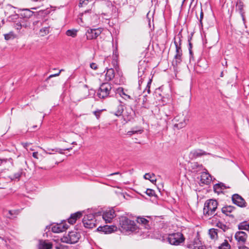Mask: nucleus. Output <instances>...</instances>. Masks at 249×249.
<instances>
[{"instance_id": "obj_55", "label": "nucleus", "mask_w": 249, "mask_h": 249, "mask_svg": "<svg viewBox=\"0 0 249 249\" xmlns=\"http://www.w3.org/2000/svg\"><path fill=\"white\" fill-rule=\"evenodd\" d=\"M118 174H120V172H117L112 173V174H110L109 176H113V175H118Z\"/></svg>"}, {"instance_id": "obj_37", "label": "nucleus", "mask_w": 249, "mask_h": 249, "mask_svg": "<svg viewBox=\"0 0 249 249\" xmlns=\"http://www.w3.org/2000/svg\"><path fill=\"white\" fill-rule=\"evenodd\" d=\"M15 37V35L13 32H10L8 34L4 35V38L6 40H9L11 39H14Z\"/></svg>"}, {"instance_id": "obj_53", "label": "nucleus", "mask_w": 249, "mask_h": 249, "mask_svg": "<svg viewBox=\"0 0 249 249\" xmlns=\"http://www.w3.org/2000/svg\"><path fill=\"white\" fill-rule=\"evenodd\" d=\"M38 152H34L33 153V157L35 159H38Z\"/></svg>"}, {"instance_id": "obj_26", "label": "nucleus", "mask_w": 249, "mask_h": 249, "mask_svg": "<svg viewBox=\"0 0 249 249\" xmlns=\"http://www.w3.org/2000/svg\"><path fill=\"white\" fill-rule=\"evenodd\" d=\"M238 227L239 230L249 231V223L246 221L240 223Z\"/></svg>"}, {"instance_id": "obj_34", "label": "nucleus", "mask_w": 249, "mask_h": 249, "mask_svg": "<svg viewBox=\"0 0 249 249\" xmlns=\"http://www.w3.org/2000/svg\"><path fill=\"white\" fill-rule=\"evenodd\" d=\"M231 246L229 244L227 240H225L224 242L219 247L218 249H230Z\"/></svg>"}, {"instance_id": "obj_38", "label": "nucleus", "mask_w": 249, "mask_h": 249, "mask_svg": "<svg viewBox=\"0 0 249 249\" xmlns=\"http://www.w3.org/2000/svg\"><path fill=\"white\" fill-rule=\"evenodd\" d=\"M28 19L21 18L20 19V23L22 25V27L26 28L29 25V22L27 21Z\"/></svg>"}, {"instance_id": "obj_62", "label": "nucleus", "mask_w": 249, "mask_h": 249, "mask_svg": "<svg viewBox=\"0 0 249 249\" xmlns=\"http://www.w3.org/2000/svg\"><path fill=\"white\" fill-rule=\"evenodd\" d=\"M37 125H34L33 126V129H36V128H37Z\"/></svg>"}, {"instance_id": "obj_30", "label": "nucleus", "mask_w": 249, "mask_h": 249, "mask_svg": "<svg viewBox=\"0 0 249 249\" xmlns=\"http://www.w3.org/2000/svg\"><path fill=\"white\" fill-rule=\"evenodd\" d=\"M124 111V107L123 105L120 104L117 106L116 111L114 113V115L117 116H120L122 115Z\"/></svg>"}, {"instance_id": "obj_27", "label": "nucleus", "mask_w": 249, "mask_h": 249, "mask_svg": "<svg viewBox=\"0 0 249 249\" xmlns=\"http://www.w3.org/2000/svg\"><path fill=\"white\" fill-rule=\"evenodd\" d=\"M23 174H25L22 169H20L17 173H15L13 176L10 177L11 180H19L20 177Z\"/></svg>"}, {"instance_id": "obj_12", "label": "nucleus", "mask_w": 249, "mask_h": 249, "mask_svg": "<svg viewBox=\"0 0 249 249\" xmlns=\"http://www.w3.org/2000/svg\"><path fill=\"white\" fill-rule=\"evenodd\" d=\"M235 240L237 241V245L244 244L246 242L248 235L247 233L242 231H237L234 236Z\"/></svg>"}, {"instance_id": "obj_29", "label": "nucleus", "mask_w": 249, "mask_h": 249, "mask_svg": "<svg viewBox=\"0 0 249 249\" xmlns=\"http://www.w3.org/2000/svg\"><path fill=\"white\" fill-rule=\"evenodd\" d=\"M117 92L118 93L120 94L121 96H124L125 97H124V99L126 100L127 99H131V97L130 96L126 94L124 91V89L123 88H119L117 89Z\"/></svg>"}, {"instance_id": "obj_5", "label": "nucleus", "mask_w": 249, "mask_h": 249, "mask_svg": "<svg viewBox=\"0 0 249 249\" xmlns=\"http://www.w3.org/2000/svg\"><path fill=\"white\" fill-rule=\"evenodd\" d=\"M168 242L172 245L178 246L185 241V237L180 232L168 234L167 238Z\"/></svg>"}, {"instance_id": "obj_17", "label": "nucleus", "mask_w": 249, "mask_h": 249, "mask_svg": "<svg viewBox=\"0 0 249 249\" xmlns=\"http://www.w3.org/2000/svg\"><path fill=\"white\" fill-rule=\"evenodd\" d=\"M53 248V244L48 240H39L38 249H51Z\"/></svg>"}, {"instance_id": "obj_13", "label": "nucleus", "mask_w": 249, "mask_h": 249, "mask_svg": "<svg viewBox=\"0 0 249 249\" xmlns=\"http://www.w3.org/2000/svg\"><path fill=\"white\" fill-rule=\"evenodd\" d=\"M116 216L114 210H107L102 214V218L106 221V223L111 222L112 219Z\"/></svg>"}, {"instance_id": "obj_2", "label": "nucleus", "mask_w": 249, "mask_h": 249, "mask_svg": "<svg viewBox=\"0 0 249 249\" xmlns=\"http://www.w3.org/2000/svg\"><path fill=\"white\" fill-rule=\"evenodd\" d=\"M182 37L180 31L174 38V43L176 47V54L172 61V65L174 68L177 67L182 61V53L181 48Z\"/></svg>"}, {"instance_id": "obj_46", "label": "nucleus", "mask_w": 249, "mask_h": 249, "mask_svg": "<svg viewBox=\"0 0 249 249\" xmlns=\"http://www.w3.org/2000/svg\"><path fill=\"white\" fill-rule=\"evenodd\" d=\"M15 27L17 30H20L22 28V25L20 23V20L15 24Z\"/></svg>"}, {"instance_id": "obj_9", "label": "nucleus", "mask_w": 249, "mask_h": 249, "mask_svg": "<svg viewBox=\"0 0 249 249\" xmlns=\"http://www.w3.org/2000/svg\"><path fill=\"white\" fill-rule=\"evenodd\" d=\"M185 247L189 249H205V247L201 245V241L197 238L193 241L187 242Z\"/></svg>"}, {"instance_id": "obj_32", "label": "nucleus", "mask_w": 249, "mask_h": 249, "mask_svg": "<svg viewBox=\"0 0 249 249\" xmlns=\"http://www.w3.org/2000/svg\"><path fill=\"white\" fill-rule=\"evenodd\" d=\"M77 30L75 29H70L66 31V34L67 36L75 37L77 36Z\"/></svg>"}, {"instance_id": "obj_58", "label": "nucleus", "mask_w": 249, "mask_h": 249, "mask_svg": "<svg viewBox=\"0 0 249 249\" xmlns=\"http://www.w3.org/2000/svg\"><path fill=\"white\" fill-rule=\"evenodd\" d=\"M146 95H145V96H143V102H145L146 101Z\"/></svg>"}, {"instance_id": "obj_20", "label": "nucleus", "mask_w": 249, "mask_h": 249, "mask_svg": "<svg viewBox=\"0 0 249 249\" xmlns=\"http://www.w3.org/2000/svg\"><path fill=\"white\" fill-rule=\"evenodd\" d=\"M236 9L238 10L240 13V15L242 17V20L245 23V12L244 11L243 7L244 4L240 0H237L236 4Z\"/></svg>"}, {"instance_id": "obj_33", "label": "nucleus", "mask_w": 249, "mask_h": 249, "mask_svg": "<svg viewBox=\"0 0 249 249\" xmlns=\"http://www.w3.org/2000/svg\"><path fill=\"white\" fill-rule=\"evenodd\" d=\"M216 226L219 229H221L224 232L229 229V227L227 226L226 224L220 221L216 223Z\"/></svg>"}, {"instance_id": "obj_57", "label": "nucleus", "mask_w": 249, "mask_h": 249, "mask_svg": "<svg viewBox=\"0 0 249 249\" xmlns=\"http://www.w3.org/2000/svg\"><path fill=\"white\" fill-rule=\"evenodd\" d=\"M48 150L49 151L55 152V150H56V148L55 149H50V148H48Z\"/></svg>"}, {"instance_id": "obj_1", "label": "nucleus", "mask_w": 249, "mask_h": 249, "mask_svg": "<svg viewBox=\"0 0 249 249\" xmlns=\"http://www.w3.org/2000/svg\"><path fill=\"white\" fill-rule=\"evenodd\" d=\"M119 228L122 232L130 233H139L140 228L135 222L126 216L119 218Z\"/></svg>"}, {"instance_id": "obj_28", "label": "nucleus", "mask_w": 249, "mask_h": 249, "mask_svg": "<svg viewBox=\"0 0 249 249\" xmlns=\"http://www.w3.org/2000/svg\"><path fill=\"white\" fill-rule=\"evenodd\" d=\"M217 231L218 230L213 228L209 230V235L211 239H214L217 238Z\"/></svg>"}, {"instance_id": "obj_40", "label": "nucleus", "mask_w": 249, "mask_h": 249, "mask_svg": "<svg viewBox=\"0 0 249 249\" xmlns=\"http://www.w3.org/2000/svg\"><path fill=\"white\" fill-rule=\"evenodd\" d=\"M92 0H80L79 7H83L87 5L89 1H91Z\"/></svg>"}, {"instance_id": "obj_63", "label": "nucleus", "mask_w": 249, "mask_h": 249, "mask_svg": "<svg viewBox=\"0 0 249 249\" xmlns=\"http://www.w3.org/2000/svg\"><path fill=\"white\" fill-rule=\"evenodd\" d=\"M55 249H61L60 247L56 246L55 247Z\"/></svg>"}, {"instance_id": "obj_54", "label": "nucleus", "mask_w": 249, "mask_h": 249, "mask_svg": "<svg viewBox=\"0 0 249 249\" xmlns=\"http://www.w3.org/2000/svg\"><path fill=\"white\" fill-rule=\"evenodd\" d=\"M132 118V116L130 113L129 114L127 115V119L128 120H131Z\"/></svg>"}, {"instance_id": "obj_24", "label": "nucleus", "mask_w": 249, "mask_h": 249, "mask_svg": "<svg viewBox=\"0 0 249 249\" xmlns=\"http://www.w3.org/2000/svg\"><path fill=\"white\" fill-rule=\"evenodd\" d=\"M137 221L138 223L143 225L146 229L149 228V221L143 217H138Z\"/></svg>"}, {"instance_id": "obj_25", "label": "nucleus", "mask_w": 249, "mask_h": 249, "mask_svg": "<svg viewBox=\"0 0 249 249\" xmlns=\"http://www.w3.org/2000/svg\"><path fill=\"white\" fill-rule=\"evenodd\" d=\"M33 15V12L29 9H24L20 14V16L23 18L22 19H28Z\"/></svg>"}, {"instance_id": "obj_14", "label": "nucleus", "mask_w": 249, "mask_h": 249, "mask_svg": "<svg viewBox=\"0 0 249 249\" xmlns=\"http://www.w3.org/2000/svg\"><path fill=\"white\" fill-rule=\"evenodd\" d=\"M117 227L115 226L111 225H105L103 226H99L97 230L99 231H102L105 233H110L112 231H115L117 230Z\"/></svg>"}, {"instance_id": "obj_31", "label": "nucleus", "mask_w": 249, "mask_h": 249, "mask_svg": "<svg viewBox=\"0 0 249 249\" xmlns=\"http://www.w3.org/2000/svg\"><path fill=\"white\" fill-rule=\"evenodd\" d=\"M8 162L13 165V160L11 158L4 159L0 158V166L5 165Z\"/></svg>"}, {"instance_id": "obj_18", "label": "nucleus", "mask_w": 249, "mask_h": 249, "mask_svg": "<svg viewBox=\"0 0 249 249\" xmlns=\"http://www.w3.org/2000/svg\"><path fill=\"white\" fill-rule=\"evenodd\" d=\"M68 228V227L66 226V224H64V223H61L60 224H56L53 225L52 227V231L53 232L58 233L64 231Z\"/></svg>"}, {"instance_id": "obj_44", "label": "nucleus", "mask_w": 249, "mask_h": 249, "mask_svg": "<svg viewBox=\"0 0 249 249\" xmlns=\"http://www.w3.org/2000/svg\"><path fill=\"white\" fill-rule=\"evenodd\" d=\"M192 39V37H189L188 39V41L189 42V53L190 54H192V44L191 43V40Z\"/></svg>"}, {"instance_id": "obj_48", "label": "nucleus", "mask_w": 249, "mask_h": 249, "mask_svg": "<svg viewBox=\"0 0 249 249\" xmlns=\"http://www.w3.org/2000/svg\"><path fill=\"white\" fill-rule=\"evenodd\" d=\"M49 31V27H45L43 28H42L40 30V32H44L45 34H48Z\"/></svg>"}, {"instance_id": "obj_47", "label": "nucleus", "mask_w": 249, "mask_h": 249, "mask_svg": "<svg viewBox=\"0 0 249 249\" xmlns=\"http://www.w3.org/2000/svg\"><path fill=\"white\" fill-rule=\"evenodd\" d=\"M151 80H149L147 84L146 87L145 89V90H147V91L148 93H149L150 92V85L151 84Z\"/></svg>"}, {"instance_id": "obj_52", "label": "nucleus", "mask_w": 249, "mask_h": 249, "mask_svg": "<svg viewBox=\"0 0 249 249\" xmlns=\"http://www.w3.org/2000/svg\"><path fill=\"white\" fill-rule=\"evenodd\" d=\"M64 149H61L59 148H56V150H55V152H58L60 154H63V151Z\"/></svg>"}, {"instance_id": "obj_23", "label": "nucleus", "mask_w": 249, "mask_h": 249, "mask_svg": "<svg viewBox=\"0 0 249 249\" xmlns=\"http://www.w3.org/2000/svg\"><path fill=\"white\" fill-rule=\"evenodd\" d=\"M213 188L214 191L215 193L219 194L220 193L222 192V190L227 189V187L225 186V185L224 183L220 182L214 185Z\"/></svg>"}, {"instance_id": "obj_45", "label": "nucleus", "mask_w": 249, "mask_h": 249, "mask_svg": "<svg viewBox=\"0 0 249 249\" xmlns=\"http://www.w3.org/2000/svg\"><path fill=\"white\" fill-rule=\"evenodd\" d=\"M203 16H204L203 12L202 9H201V12H200V18H199L200 24L201 26H202V19L203 18Z\"/></svg>"}, {"instance_id": "obj_49", "label": "nucleus", "mask_w": 249, "mask_h": 249, "mask_svg": "<svg viewBox=\"0 0 249 249\" xmlns=\"http://www.w3.org/2000/svg\"><path fill=\"white\" fill-rule=\"evenodd\" d=\"M90 67L92 69H93L94 70H96L98 68V66H97V65L95 63H91L90 64Z\"/></svg>"}, {"instance_id": "obj_42", "label": "nucleus", "mask_w": 249, "mask_h": 249, "mask_svg": "<svg viewBox=\"0 0 249 249\" xmlns=\"http://www.w3.org/2000/svg\"><path fill=\"white\" fill-rule=\"evenodd\" d=\"M103 110H104V109H102V110H97L96 111H94L93 112V114L94 115L96 116V117L97 118V119H99L100 117V114H101V113L102 111H103Z\"/></svg>"}, {"instance_id": "obj_56", "label": "nucleus", "mask_w": 249, "mask_h": 249, "mask_svg": "<svg viewBox=\"0 0 249 249\" xmlns=\"http://www.w3.org/2000/svg\"><path fill=\"white\" fill-rule=\"evenodd\" d=\"M62 135L64 137H65V135H73L74 134H72V133H71V134L62 133Z\"/></svg>"}, {"instance_id": "obj_35", "label": "nucleus", "mask_w": 249, "mask_h": 249, "mask_svg": "<svg viewBox=\"0 0 249 249\" xmlns=\"http://www.w3.org/2000/svg\"><path fill=\"white\" fill-rule=\"evenodd\" d=\"M154 177V175L153 174H151L150 173H146L144 175V178L146 179L149 180L151 182L154 183L156 181V179H153L152 177Z\"/></svg>"}, {"instance_id": "obj_43", "label": "nucleus", "mask_w": 249, "mask_h": 249, "mask_svg": "<svg viewBox=\"0 0 249 249\" xmlns=\"http://www.w3.org/2000/svg\"><path fill=\"white\" fill-rule=\"evenodd\" d=\"M19 211L18 210H9L8 211V213L11 215H17L18 214Z\"/></svg>"}, {"instance_id": "obj_10", "label": "nucleus", "mask_w": 249, "mask_h": 249, "mask_svg": "<svg viewBox=\"0 0 249 249\" xmlns=\"http://www.w3.org/2000/svg\"><path fill=\"white\" fill-rule=\"evenodd\" d=\"M101 29H89L86 33L87 39L92 40L96 39L101 34Z\"/></svg>"}, {"instance_id": "obj_50", "label": "nucleus", "mask_w": 249, "mask_h": 249, "mask_svg": "<svg viewBox=\"0 0 249 249\" xmlns=\"http://www.w3.org/2000/svg\"><path fill=\"white\" fill-rule=\"evenodd\" d=\"M238 249H249L248 247L245 246L244 244L238 245Z\"/></svg>"}, {"instance_id": "obj_11", "label": "nucleus", "mask_w": 249, "mask_h": 249, "mask_svg": "<svg viewBox=\"0 0 249 249\" xmlns=\"http://www.w3.org/2000/svg\"><path fill=\"white\" fill-rule=\"evenodd\" d=\"M235 210L236 208L234 206L226 205L221 208V212L225 215L234 219L235 215L233 213Z\"/></svg>"}, {"instance_id": "obj_39", "label": "nucleus", "mask_w": 249, "mask_h": 249, "mask_svg": "<svg viewBox=\"0 0 249 249\" xmlns=\"http://www.w3.org/2000/svg\"><path fill=\"white\" fill-rule=\"evenodd\" d=\"M143 130L142 129H133L131 131H129L127 132V134L131 136L133 134H136V133H142V132Z\"/></svg>"}, {"instance_id": "obj_4", "label": "nucleus", "mask_w": 249, "mask_h": 249, "mask_svg": "<svg viewBox=\"0 0 249 249\" xmlns=\"http://www.w3.org/2000/svg\"><path fill=\"white\" fill-rule=\"evenodd\" d=\"M102 212L98 211L95 212L91 211L89 213L86 214L83 218L82 222L84 227L86 228L91 229L96 225L95 216L101 215Z\"/></svg>"}, {"instance_id": "obj_16", "label": "nucleus", "mask_w": 249, "mask_h": 249, "mask_svg": "<svg viewBox=\"0 0 249 249\" xmlns=\"http://www.w3.org/2000/svg\"><path fill=\"white\" fill-rule=\"evenodd\" d=\"M211 181L212 177L208 173L204 172L201 173L200 176V182L201 183L208 185L211 182Z\"/></svg>"}, {"instance_id": "obj_59", "label": "nucleus", "mask_w": 249, "mask_h": 249, "mask_svg": "<svg viewBox=\"0 0 249 249\" xmlns=\"http://www.w3.org/2000/svg\"><path fill=\"white\" fill-rule=\"evenodd\" d=\"M71 149H72V147H70V148H69L65 149L64 150H69V151H70V150H71Z\"/></svg>"}, {"instance_id": "obj_41", "label": "nucleus", "mask_w": 249, "mask_h": 249, "mask_svg": "<svg viewBox=\"0 0 249 249\" xmlns=\"http://www.w3.org/2000/svg\"><path fill=\"white\" fill-rule=\"evenodd\" d=\"M145 193L149 196H153L155 194V191L151 189H147Z\"/></svg>"}, {"instance_id": "obj_7", "label": "nucleus", "mask_w": 249, "mask_h": 249, "mask_svg": "<svg viewBox=\"0 0 249 249\" xmlns=\"http://www.w3.org/2000/svg\"><path fill=\"white\" fill-rule=\"evenodd\" d=\"M80 238V234L76 231H70L68 234H66L61 238V241L63 243L68 244H75L77 243Z\"/></svg>"}, {"instance_id": "obj_60", "label": "nucleus", "mask_w": 249, "mask_h": 249, "mask_svg": "<svg viewBox=\"0 0 249 249\" xmlns=\"http://www.w3.org/2000/svg\"><path fill=\"white\" fill-rule=\"evenodd\" d=\"M64 141L66 142H71V141L70 140H66V139H64Z\"/></svg>"}, {"instance_id": "obj_51", "label": "nucleus", "mask_w": 249, "mask_h": 249, "mask_svg": "<svg viewBox=\"0 0 249 249\" xmlns=\"http://www.w3.org/2000/svg\"><path fill=\"white\" fill-rule=\"evenodd\" d=\"M63 71V70H62H62H60V71H59V72L58 73H56V74H51V75H50L49 76V78H51V77H54V76H58V75H59V74L60 73V72H61L62 71Z\"/></svg>"}, {"instance_id": "obj_64", "label": "nucleus", "mask_w": 249, "mask_h": 249, "mask_svg": "<svg viewBox=\"0 0 249 249\" xmlns=\"http://www.w3.org/2000/svg\"><path fill=\"white\" fill-rule=\"evenodd\" d=\"M45 152L46 153H48V154H52V152H46V151H45Z\"/></svg>"}, {"instance_id": "obj_36", "label": "nucleus", "mask_w": 249, "mask_h": 249, "mask_svg": "<svg viewBox=\"0 0 249 249\" xmlns=\"http://www.w3.org/2000/svg\"><path fill=\"white\" fill-rule=\"evenodd\" d=\"M144 72V70L142 68H139V71H138V76H139V86L141 85V84L142 82V74Z\"/></svg>"}, {"instance_id": "obj_6", "label": "nucleus", "mask_w": 249, "mask_h": 249, "mask_svg": "<svg viewBox=\"0 0 249 249\" xmlns=\"http://www.w3.org/2000/svg\"><path fill=\"white\" fill-rule=\"evenodd\" d=\"M111 89V85L108 82L102 83L98 91V96L101 99H105L110 94Z\"/></svg>"}, {"instance_id": "obj_15", "label": "nucleus", "mask_w": 249, "mask_h": 249, "mask_svg": "<svg viewBox=\"0 0 249 249\" xmlns=\"http://www.w3.org/2000/svg\"><path fill=\"white\" fill-rule=\"evenodd\" d=\"M207 155H210V153H207L200 149L194 150L192 151L190 154V156L192 159H196L198 157Z\"/></svg>"}, {"instance_id": "obj_3", "label": "nucleus", "mask_w": 249, "mask_h": 249, "mask_svg": "<svg viewBox=\"0 0 249 249\" xmlns=\"http://www.w3.org/2000/svg\"><path fill=\"white\" fill-rule=\"evenodd\" d=\"M218 205L215 199H210L206 200L203 208V214L207 217H211L216 215L220 216L218 213H215Z\"/></svg>"}, {"instance_id": "obj_8", "label": "nucleus", "mask_w": 249, "mask_h": 249, "mask_svg": "<svg viewBox=\"0 0 249 249\" xmlns=\"http://www.w3.org/2000/svg\"><path fill=\"white\" fill-rule=\"evenodd\" d=\"M232 203L237 206L244 208L247 206V203L245 200L237 194H233L231 196Z\"/></svg>"}, {"instance_id": "obj_19", "label": "nucleus", "mask_w": 249, "mask_h": 249, "mask_svg": "<svg viewBox=\"0 0 249 249\" xmlns=\"http://www.w3.org/2000/svg\"><path fill=\"white\" fill-rule=\"evenodd\" d=\"M174 119L175 121L178 122V124H177V125H180L179 126L180 127H184L186 124V120L183 114H180L178 115L174 118Z\"/></svg>"}, {"instance_id": "obj_22", "label": "nucleus", "mask_w": 249, "mask_h": 249, "mask_svg": "<svg viewBox=\"0 0 249 249\" xmlns=\"http://www.w3.org/2000/svg\"><path fill=\"white\" fill-rule=\"evenodd\" d=\"M115 76L114 70L112 68L107 69L105 75V80L108 82L112 80Z\"/></svg>"}, {"instance_id": "obj_21", "label": "nucleus", "mask_w": 249, "mask_h": 249, "mask_svg": "<svg viewBox=\"0 0 249 249\" xmlns=\"http://www.w3.org/2000/svg\"><path fill=\"white\" fill-rule=\"evenodd\" d=\"M82 213L80 212H77L71 214L70 217L68 219V222L71 224H73L75 223L78 218H80Z\"/></svg>"}, {"instance_id": "obj_61", "label": "nucleus", "mask_w": 249, "mask_h": 249, "mask_svg": "<svg viewBox=\"0 0 249 249\" xmlns=\"http://www.w3.org/2000/svg\"><path fill=\"white\" fill-rule=\"evenodd\" d=\"M71 144H76V142H72Z\"/></svg>"}]
</instances>
